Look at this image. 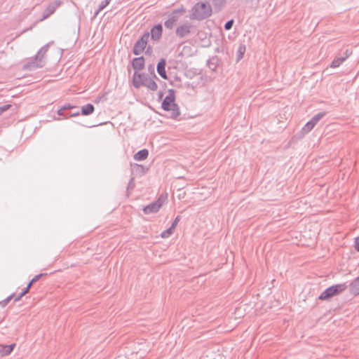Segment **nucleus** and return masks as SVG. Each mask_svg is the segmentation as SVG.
I'll return each mask as SVG.
<instances>
[{
  "mask_svg": "<svg viewBox=\"0 0 359 359\" xmlns=\"http://www.w3.org/2000/svg\"><path fill=\"white\" fill-rule=\"evenodd\" d=\"M156 81V79L145 73L135 72L133 76V85L135 88L144 86L151 91H156L158 89Z\"/></svg>",
  "mask_w": 359,
  "mask_h": 359,
  "instance_id": "1",
  "label": "nucleus"
},
{
  "mask_svg": "<svg viewBox=\"0 0 359 359\" xmlns=\"http://www.w3.org/2000/svg\"><path fill=\"white\" fill-rule=\"evenodd\" d=\"M175 90L170 89L168 94L163 99L161 107L164 111H172L171 117L176 118L180 115V111L178 105L175 102Z\"/></svg>",
  "mask_w": 359,
  "mask_h": 359,
  "instance_id": "2",
  "label": "nucleus"
},
{
  "mask_svg": "<svg viewBox=\"0 0 359 359\" xmlns=\"http://www.w3.org/2000/svg\"><path fill=\"white\" fill-rule=\"evenodd\" d=\"M212 14V8L209 3H197L192 9V13L190 15L191 19L203 20Z\"/></svg>",
  "mask_w": 359,
  "mask_h": 359,
  "instance_id": "3",
  "label": "nucleus"
},
{
  "mask_svg": "<svg viewBox=\"0 0 359 359\" xmlns=\"http://www.w3.org/2000/svg\"><path fill=\"white\" fill-rule=\"evenodd\" d=\"M348 287V285L346 283L336 284L332 285L327 289H325L319 296L318 299L320 300H327L331 297L337 296L344 291H345Z\"/></svg>",
  "mask_w": 359,
  "mask_h": 359,
  "instance_id": "4",
  "label": "nucleus"
},
{
  "mask_svg": "<svg viewBox=\"0 0 359 359\" xmlns=\"http://www.w3.org/2000/svg\"><path fill=\"white\" fill-rule=\"evenodd\" d=\"M167 196L161 194L156 201L144 206L142 209L145 215L156 213L158 212L162 205L166 202Z\"/></svg>",
  "mask_w": 359,
  "mask_h": 359,
  "instance_id": "5",
  "label": "nucleus"
},
{
  "mask_svg": "<svg viewBox=\"0 0 359 359\" xmlns=\"http://www.w3.org/2000/svg\"><path fill=\"white\" fill-rule=\"evenodd\" d=\"M186 12L184 8L173 10L169 15L168 18L164 22V26L166 29H172L176 22L179 20L180 15L184 14Z\"/></svg>",
  "mask_w": 359,
  "mask_h": 359,
  "instance_id": "6",
  "label": "nucleus"
},
{
  "mask_svg": "<svg viewBox=\"0 0 359 359\" xmlns=\"http://www.w3.org/2000/svg\"><path fill=\"white\" fill-rule=\"evenodd\" d=\"M149 38V32H144L142 36L138 39L133 48V53L135 55H139L144 52L147 48V43Z\"/></svg>",
  "mask_w": 359,
  "mask_h": 359,
  "instance_id": "7",
  "label": "nucleus"
},
{
  "mask_svg": "<svg viewBox=\"0 0 359 359\" xmlns=\"http://www.w3.org/2000/svg\"><path fill=\"white\" fill-rule=\"evenodd\" d=\"M45 65V62L36 56L25 62L22 66V69L26 71H34L38 68H41Z\"/></svg>",
  "mask_w": 359,
  "mask_h": 359,
  "instance_id": "8",
  "label": "nucleus"
},
{
  "mask_svg": "<svg viewBox=\"0 0 359 359\" xmlns=\"http://www.w3.org/2000/svg\"><path fill=\"white\" fill-rule=\"evenodd\" d=\"M62 4V1L60 0H56L53 2L49 4V5L46 8V9L43 12V15L40 18L39 21H43L50 17L52 14H53L55 10L60 6Z\"/></svg>",
  "mask_w": 359,
  "mask_h": 359,
  "instance_id": "9",
  "label": "nucleus"
},
{
  "mask_svg": "<svg viewBox=\"0 0 359 359\" xmlns=\"http://www.w3.org/2000/svg\"><path fill=\"white\" fill-rule=\"evenodd\" d=\"M163 34V26L161 23L155 25L149 32V35H151V38L154 41H158L162 36Z\"/></svg>",
  "mask_w": 359,
  "mask_h": 359,
  "instance_id": "10",
  "label": "nucleus"
},
{
  "mask_svg": "<svg viewBox=\"0 0 359 359\" xmlns=\"http://www.w3.org/2000/svg\"><path fill=\"white\" fill-rule=\"evenodd\" d=\"M193 26L191 24H184L179 26L175 31L176 36L179 38H183L191 32Z\"/></svg>",
  "mask_w": 359,
  "mask_h": 359,
  "instance_id": "11",
  "label": "nucleus"
},
{
  "mask_svg": "<svg viewBox=\"0 0 359 359\" xmlns=\"http://www.w3.org/2000/svg\"><path fill=\"white\" fill-rule=\"evenodd\" d=\"M132 67L135 72H137L144 68L145 61L144 57H135L131 62Z\"/></svg>",
  "mask_w": 359,
  "mask_h": 359,
  "instance_id": "12",
  "label": "nucleus"
},
{
  "mask_svg": "<svg viewBox=\"0 0 359 359\" xmlns=\"http://www.w3.org/2000/svg\"><path fill=\"white\" fill-rule=\"evenodd\" d=\"M165 66H166V60L164 58H162L159 60V62L157 64V72L158 74L163 79H168V76L165 71Z\"/></svg>",
  "mask_w": 359,
  "mask_h": 359,
  "instance_id": "13",
  "label": "nucleus"
},
{
  "mask_svg": "<svg viewBox=\"0 0 359 359\" xmlns=\"http://www.w3.org/2000/svg\"><path fill=\"white\" fill-rule=\"evenodd\" d=\"M349 292L351 295L356 297L359 295V278L353 279L349 284Z\"/></svg>",
  "mask_w": 359,
  "mask_h": 359,
  "instance_id": "14",
  "label": "nucleus"
},
{
  "mask_svg": "<svg viewBox=\"0 0 359 359\" xmlns=\"http://www.w3.org/2000/svg\"><path fill=\"white\" fill-rule=\"evenodd\" d=\"M95 107L92 104H87L81 107V114L83 116H88L94 112Z\"/></svg>",
  "mask_w": 359,
  "mask_h": 359,
  "instance_id": "15",
  "label": "nucleus"
},
{
  "mask_svg": "<svg viewBox=\"0 0 359 359\" xmlns=\"http://www.w3.org/2000/svg\"><path fill=\"white\" fill-rule=\"evenodd\" d=\"M149 156V151L147 149H143L137 151L134 155V159L136 161H144Z\"/></svg>",
  "mask_w": 359,
  "mask_h": 359,
  "instance_id": "16",
  "label": "nucleus"
},
{
  "mask_svg": "<svg viewBox=\"0 0 359 359\" xmlns=\"http://www.w3.org/2000/svg\"><path fill=\"white\" fill-rule=\"evenodd\" d=\"M15 344H12L10 345H4L2 346V350H1V354L3 355H9L13 350Z\"/></svg>",
  "mask_w": 359,
  "mask_h": 359,
  "instance_id": "17",
  "label": "nucleus"
},
{
  "mask_svg": "<svg viewBox=\"0 0 359 359\" xmlns=\"http://www.w3.org/2000/svg\"><path fill=\"white\" fill-rule=\"evenodd\" d=\"M315 126L316 125L311 121V120L309 121L302 128V133L303 135L307 134L314 128Z\"/></svg>",
  "mask_w": 359,
  "mask_h": 359,
  "instance_id": "18",
  "label": "nucleus"
},
{
  "mask_svg": "<svg viewBox=\"0 0 359 359\" xmlns=\"http://www.w3.org/2000/svg\"><path fill=\"white\" fill-rule=\"evenodd\" d=\"M48 48H49V43L44 45L43 47H41L39 49V50L38 51V53H36V55L35 56H36L37 57H39L41 60H43L44 55H46V52L48 50Z\"/></svg>",
  "mask_w": 359,
  "mask_h": 359,
  "instance_id": "19",
  "label": "nucleus"
},
{
  "mask_svg": "<svg viewBox=\"0 0 359 359\" xmlns=\"http://www.w3.org/2000/svg\"><path fill=\"white\" fill-rule=\"evenodd\" d=\"M110 1H111V0H104V1H102L100 4L98 9L95 13L94 18H95L101 11H102L104 8H105L109 4Z\"/></svg>",
  "mask_w": 359,
  "mask_h": 359,
  "instance_id": "20",
  "label": "nucleus"
},
{
  "mask_svg": "<svg viewBox=\"0 0 359 359\" xmlns=\"http://www.w3.org/2000/svg\"><path fill=\"white\" fill-rule=\"evenodd\" d=\"M245 50H246V48H245V45L241 44L239 46L238 50H237V55H236L238 61L240 60L243 57Z\"/></svg>",
  "mask_w": 359,
  "mask_h": 359,
  "instance_id": "21",
  "label": "nucleus"
},
{
  "mask_svg": "<svg viewBox=\"0 0 359 359\" xmlns=\"http://www.w3.org/2000/svg\"><path fill=\"white\" fill-rule=\"evenodd\" d=\"M344 62V58H342L341 57H338L334 59V60L332 62L330 65V67L332 68H337L339 67V65Z\"/></svg>",
  "mask_w": 359,
  "mask_h": 359,
  "instance_id": "22",
  "label": "nucleus"
},
{
  "mask_svg": "<svg viewBox=\"0 0 359 359\" xmlns=\"http://www.w3.org/2000/svg\"><path fill=\"white\" fill-rule=\"evenodd\" d=\"M325 112H319L314 115L311 120L313 123H314L315 125H316L317 123L325 116Z\"/></svg>",
  "mask_w": 359,
  "mask_h": 359,
  "instance_id": "23",
  "label": "nucleus"
},
{
  "mask_svg": "<svg viewBox=\"0 0 359 359\" xmlns=\"http://www.w3.org/2000/svg\"><path fill=\"white\" fill-rule=\"evenodd\" d=\"M174 229H171V226L169 227L161 233V236L164 238H168L173 233Z\"/></svg>",
  "mask_w": 359,
  "mask_h": 359,
  "instance_id": "24",
  "label": "nucleus"
},
{
  "mask_svg": "<svg viewBox=\"0 0 359 359\" xmlns=\"http://www.w3.org/2000/svg\"><path fill=\"white\" fill-rule=\"evenodd\" d=\"M147 70L149 72L151 76L156 79V80H159V79L156 76V75L155 74V69H154V65H149L147 67Z\"/></svg>",
  "mask_w": 359,
  "mask_h": 359,
  "instance_id": "25",
  "label": "nucleus"
},
{
  "mask_svg": "<svg viewBox=\"0 0 359 359\" xmlns=\"http://www.w3.org/2000/svg\"><path fill=\"white\" fill-rule=\"evenodd\" d=\"M135 187V183L134 177H131L128 182L127 190L128 191L133 190V189H134Z\"/></svg>",
  "mask_w": 359,
  "mask_h": 359,
  "instance_id": "26",
  "label": "nucleus"
},
{
  "mask_svg": "<svg viewBox=\"0 0 359 359\" xmlns=\"http://www.w3.org/2000/svg\"><path fill=\"white\" fill-rule=\"evenodd\" d=\"M14 294H12L10 296H8L7 298H6L4 300L0 302V306H5L8 304V303L13 299Z\"/></svg>",
  "mask_w": 359,
  "mask_h": 359,
  "instance_id": "27",
  "label": "nucleus"
},
{
  "mask_svg": "<svg viewBox=\"0 0 359 359\" xmlns=\"http://www.w3.org/2000/svg\"><path fill=\"white\" fill-rule=\"evenodd\" d=\"M233 23H234V20L233 19H231L229 20H228L225 24H224V29L226 30H229L232 28L233 25Z\"/></svg>",
  "mask_w": 359,
  "mask_h": 359,
  "instance_id": "28",
  "label": "nucleus"
},
{
  "mask_svg": "<svg viewBox=\"0 0 359 359\" xmlns=\"http://www.w3.org/2000/svg\"><path fill=\"white\" fill-rule=\"evenodd\" d=\"M46 275H47V273H40V274L35 276L34 278H32L31 284L35 283L40 279V278H41L42 276H45Z\"/></svg>",
  "mask_w": 359,
  "mask_h": 359,
  "instance_id": "29",
  "label": "nucleus"
},
{
  "mask_svg": "<svg viewBox=\"0 0 359 359\" xmlns=\"http://www.w3.org/2000/svg\"><path fill=\"white\" fill-rule=\"evenodd\" d=\"M27 293H28L27 290L24 288L22 291L15 298V302L19 301L24 295H25Z\"/></svg>",
  "mask_w": 359,
  "mask_h": 359,
  "instance_id": "30",
  "label": "nucleus"
},
{
  "mask_svg": "<svg viewBox=\"0 0 359 359\" xmlns=\"http://www.w3.org/2000/svg\"><path fill=\"white\" fill-rule=\"evenodd\" d=\"M344 55L341 56L342 58H344V61L352 54V50L351 49H346L344 51Z\"/></svg>",
  "mask_w": 359,
  "mask_h": 359,
  "instance_id": "31",
  "label": "nucleus"
},
{
  "mask_svg": "<svg viewBox=\"0 0 359 359\" xmlns=\"http://www.w3.org/2000/svg\"><path fill=\"white\" fill-rule=\"evenodd\" d=\"M180 216H177L173 221V222L172 223V225L170 226H171V229H175V227L177 226L178 222H180Z\"/></svg>",
  "mask_w": 359,
  "mask_h": 359,
  "instance_id": "32",
  "label": "nucleus"
},
{
  "mask_svg": "<svg viewBox=\"0 0 359 359\" xmlns=\"http://www.w3.org/2000/svg\"><path fill=\"white\" fill-rule=\"evenodd\" d=\"M11 107V104H4L3 106L0 107V114H1L3 112L6 111Z\"/></svg>",
  "mask_w": 359,
  "mask_h": 359,
  "instance_id": "33",
  "label": "nucleus"
},
{
  "mask_svg": "<svg viewBox=\"0 0 359 359\" xmlns=\"http://www.w3.org/2000/svg\"><path fill=\"white\" fill-rule=\"evenodd\" d=\"M57 114L59 116H63L65 118H67L66 115H68V113H65V111L64 109H62V107L60 109H58Z\"/></svg>",
  "mask_w": 359,
  "mask_h": 359,
  "instance_id": "34",
  "label": "nucleus"
},
{
  "mask_svg": "<svg viewBox=\"0 0 359 359\" xmlns=\"http://www.w3.org/2000/svg\"><path fill=\"white\" fill-rule=\"evenodd\" d=\"M75 107H76L75 106L72 105L70 104H66L62 106V109L66 111L67 109H73V108H75Z\"/></svg>",
  "mask_w": 359,
  "mask_h": 359,
  "instance_id": "35",
  "label": "nucleus"
},
{
  "mask_svg": "<svg viewBox=\"0 0 359 359\" xmlns=\"http://www.w3.org/2000/svg\"><path fill=\"white\" fill-rule=\"evenodd\" d=\"M80 114V112L79 111H74L73 113H68V115H66V118L73 117V116H77Z\"/></svg>",
  "mask_w": 359,
  "mask_h": 359,
  "instance_id": "36",
  "label": "nucleus"
},
{
  "mask_svg": "<svg viewBox=\"0 0 359 359\" xmlns=\"http://www.w3.org/2000/svg\"><path fill=\"white\" fill-rule=\"evenodd\" d=\"M354 247H355V249L358 252H359V236H358V237H356L355 238V245H354Z\"/></svg>",
  "mask_w": 359,
  "mask_h": 359,
  "instance_id": "37",
  "label": "nucleus"
},
{
  "mask_svg": "<svg viewBox=\"0 0 359 359\" xmlns=\"http://www.w3.org/2000/svg\"><path fill=\"white\" fill-rule=\"evenodd\" d=\"M145 49H146V51H145L146 54L150 55L151 53L152 48L150 46H147V48Z\"/></svg>",
  "mask_w": 359,
  "mask_h": 359,
  "instance_id": "38",
  "label": "nucleus"
},
{
  "mask_svg": "<svg viewBox=\"0 0 359 359\" xmlns=\"http://www.w3.org/2000/svg\"><path fill=\"white\" fill-rule=\"evenodd\" d=\"M32 285L33 284H31V281H30L29 283V284L27 285V286L25 287V289L27 290V291L29 292Z\"/></svg>",
  "mask_w": 359,
  "mask_h": 359,
  "instance_id": "39",
  "label": "nucleus"
},
{
  "mask_svg": "<svg viewBox=\"0 0 359 359\" xmlns=\"http://www.w3.org/2000/svg\"><path fill=\"white\" fill-rule=\"evenodd\" d=\"M163 93L162 92H159V93H158V98H159V99H161V98H162V97H163Z\"/></svg>",
  "mask_w": 359,
  "mask_h": 359,
  "instance_id": "40",
  "label": "nucleus"
},
{
  "mask_svg": "<svg viewBox=\"0 0 359 359\" xmlns=\"http://www.w3.org/2000/svg\"><path fill=\"white\" fill-rule=\"evenodd\" d=\"M100 97H97L96 100H95V102H98L100 101Z\"/></svg>",
  "mask_w": 359,
  "mask_h": 359,
  "instance_id": "41",
  "label": "nucleus"
},
{
  "mask_svg": "<svg viewBox=\"0 0 359 359\" xmlns=\"http://www.w3.org/2000/svg\"><path fill=\"white\" fill-rule=\"evenodd\" d=\"M358 278H359V275H358Z\"/></svg>",
  "mask_w": 359,
  "mask_h": 359,
  "instance_id": "42",
  "label": "nucleus"
}]
</instances>
